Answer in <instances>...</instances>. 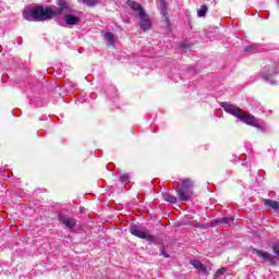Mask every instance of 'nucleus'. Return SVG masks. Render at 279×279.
<instances>
[{"label":"nucleus","instance_id":"7ed1b4c3","mask_svg":"<svg viewBox=\"0 0 279 279\" xmlns=\"http://www.w3.org/2000/svg\"><path fill=\"white\" fill-rule=\"evenodd\" d=\"M33 10L35 12V23L51 21L53 19V8L51 7L34 5Z\"/></svg>","mask_w":279,"mask_h":279},{"label":"nucleus","instance_id":"20e7f679","mask_svg":"<svg viewBox=\"0 0 279 279\" xmlns=\"http://www.w3.org/2000/svg\"><path fill=\"white\" fill-rule=\"evenodd\" d=\"M58 220L60 221V223H62V226H65V228H68V230L70 231L74 230L75 226H77V219L70 218L64 214L59 213Z\"/></svg>","mask_w":279,"mask_h":279},{"label":"nucleus","instance_id":"a878e982","mask_svg":"<svg viewBox=\"0 0 279 279\" xmlns=\"http://www.w3.org/2000/svg\"><path fill=\"white\" fill-rule=\"evenodd\" d=\"M226 271H227L226 267L219 268V269L216 271L217 278H219V276H223V274H226Z\"/></svg>","mask_w":279,"mask_h":279},{"label":"nucleus","instance_id":"393cba45","mask_svg":"<svg viewBox=\"0 0 279 279\" xmlns=\"http://www.w3.org/2000/svg\"><path fill=\"white\" fill-rule=\"evenodd\" d=\"M272 252L279 258V242H276V243L272 244Z\"/></svg>","mask_w":279,"mask_h":279},{"label":"nucleus","instance_id":"4468645a","mask_svg":"<svg viewBox=\"0 0 279 279\" xmlns=\"http://www.w3.org/2000/svg\"><path fill=\"white\" fill-rule=\"evenodd\" d=\"M190 265H192V267H194L195 269H197L202 274H206V271H207L206 266L197 259H191Z\"/></svg>","mask_w":279,"mask_h":279},{"label":"nucleus","instance_id":"9d476101","mask_svg":"<svg viewBox=\"0 0 279 279\" xmlns=\"http://www.w3.org/2000/svg\"><path fill=\"white\" fill-rule=\"evenodd\" d=\"M63 21L66 25H80V23H82V19L73 14H65Z\"/></svg>","mask_w":279,"mask_h":279},{"label":"nucleus","instance_id":"412c9836","mask_svg":"<svg viewBox=\"0 0 279 279\" xmlns=\"http://www.w3.org/2000/svg\"><path fill=\"white\" fill-rule=\"evenodd\" d=\"M81 1L85 5H88V8H95V5H97L99 3V1H97V0H81Z\"/></svg>","mask_w":279,"mask_h":279},{"label":"nucleus","instance_id":"2eb2a0df","mask_svg":"<svg viewBox=\"0 0 279 279\" xmlns=\"http://www.w3.org/2000/svg\"><path fill=\"white\" fill-rule=\"evenodd\" d=\"M104 38H105V40L107 43V47H112V45H114V43L117 40L114 38V34H112L110 32L105 33Z\"/></svg>","mask_w":279,"mask_h":279},{"label":"nucleus","instance_id":"aec40b11","mask_svg":"<svg viewBox=\"0 0 279 279\" xmlns=\"http://www.w3.org/2000/svg\"><path fill=\"white\" fill-rule=\"evenodd\" d=\"M208 13V5L202 4L201 8L197 10V16L198 19H204L206 14Z\"/></svg>","mask_w":279,"mask_h":279},{"label":"nucleus","instance_id":"6ab92c4d","mask_svg":"<svg viewBox=\"0 0 279 279\" xmlns=\"http://www.w3.org/2000/svg\"><path fill=\"white\" fill-rule=\"evenodd\" d=\"M168 8H169V2H167V0H160L161 14L166 19V21L168 20V17H167Z\"/></svg>","mask_w":279,"mask_h":279},{"label":"nucleus","instance_id":"dca6fc26","mask_svg":"<svg viewBox=\"0 0 279 279\" xmlns=\"http://www.w3.org/2000/svg\"><path fill=\"white\" fill-rule=\"evenodd\" d=\"M31 106H35V108H43L45 106V100L40 97H33L29 99Z\"/></svg>","mask_w":279,"mask_h":279},{"label":"nucleus","instance_id":"f257e3e1","mask_svg":"<svg viewBox=\"0 0 279 279\" xmlns=\"http://www.w3.org/2000/svg\"><path fill=\"white\" fill-rule=\"evenodd\" d=\"M220 106L221 108H223L225 112H228V114H232V117H235L236 119L242 121V123H245L246 125H251L252 128H258L259 130H263V125L258 123V120L256 119V117L250 113L245 114V112H243L241 108L226 101L221 102Z\"/></svg>","mask_w":279,"mask_h":279},{"label":"nucleus","instance_id":"ddd939ff","mask_svg":"<svg viewBox=\"0 0 279 279\" xmlns=\"http://www.w3.org/2000/svg\"><path fill=\"white\" fill-rule=\"evenodd\" d=\"M129 232L133 235V236H137V239H145L146 234L145 231L138 230L136 229V226H131L129 228Z\"/></svg>","mask_w":279,"mask_h":279},{"label":"nucleus","instance_id":"b1692460","mask_svg":"<svg viewBox=\"0 0 279 279\" xmlns=\"http://www.w3.org/2000/svg\"><path fill=\"white\" fill-rule=\"evenodd\" d=\"M195 228H198L201 230H208V228H213V226L209 223H196Z\"/></svg>","mask_w":279,"mask_h":279},{"label":"nucleus","instance_id":"4be33fe9","mask_svg":"<svg viewBox=\"0 0 279 279\" xmlns=\"http://www.w3.org/2000/svg\"><path fill=\"white\" fill-rule=\"evenodd\" d=\"M130 179H131L130 173L120 174V182L122 184H128V182H130Z\"/></svg>","mask_w":279,"mask_h":279},{"label":"nucleus","instance_id":"bb28decb","mask_svg":"<svg viewBox=\"0 0 279 279\" xmlns=\"http://www.w3.org/2000/svg\"><path fill=\"white\" fill-rule=\"evenodd\" d=\"M256 49V45H251L244 48V53H248V51H254Z\"/></svg>","mask_w":279,"mask_h":279},{"label":"nucleus","instance_id":"f8f14e48","mask_svg":"<svg viewBox=\"0 0 279 279\" xmlns=\"http://www.w3.org/2000/svg\"><path fill=\"white\" fill-rule=\"evenodd\" d=\"M23 16H24L25 21L35 22L34 7H28V8L24 9Z\"/></svg>","mask_w":279,"mask_h":279},{"label":"nucleus","instance_id":"9b49d317","mask_svg":"<svg viewBox=\"0 0 279 279\" xmlns=\"http://www.w3.org/2000/svg\"><path fill=\"white\" fill-rule=\"evenodd\" d=\"M126 5L133 10V12H137L138 16L141 15V12H145V9H143V5L141 3L134 1V0H128Z\"/></svg>","mask_w":279,"mask_h":279},{"label":"nucleus","instance_id":"0eeeda50","mask_svg":"<svg viewBox=\"0 0 279 279\" xmlns=\"http://www.w3.org/2000/svg\"><path fill=\"white\" fill-rule=\"evenodd\" d=\"M274 75H278V71H276V68L269 69L266 72L262 73V78L265 82H268V84H270L271 86H276L278 84V82H276L274 80Z\"/></svg>","mask_w":279,"mask_h":279},{"label":"nucleus","instance_id":"cd10ccee","mask_svg":"<svg viewBox=\"0 0 279 279\" xmlns=\"http://www.w3.org/2000/svg\"><path fill=\"white\" fill-rule=\"evenodd\" d=\"M160 254H161V256H163L165 258H169V255L167 254L166 251H163V248L160 250Z\"/></svg>","mask_w":279,"mask_h":279},{"label":"nucleus","instance_id":"423d86ee","mask_svg":"<svg viewBox=\"0 0 279 279\" xmlns=\"http://www.w3.org/2000/svg\"><path fill=\"white\" fill-rule=\"evenodd\" d=\"M140 27L143 29V32H147L151 29V20H149V16L145 11H141L140 15Z\"/></svg>","mask_w":279,"mask_h":279},{"label":"nucleus","instance_id":"1a4fd4ad","mask_svg":"<svg viewBox=\"0 0 279 279\" xmlns=\"http://www.w3.org/2000/svg\"><path fill=\"white\" fill-rule=\"evenodd\" d=\"M234 225V217H223L211 221V228L215 226H232Z\"/></svg>","mask_w":279,"mask_h":279},{"label":"nucleus","instance_id":"6e6552de","mask_svg":"<svg viewBox=\"0 0 279 279\" xmlns=\"http://www.w3.org/2000/svg\"><path fill=\"white\" fill-rule=\"evenodd\" d=\"M58 5L59 7H54L52 9V19L54 16H60V14L64 12V10H69V2H66L65 0H59Z\"/></svg>","mask_w":279,"mask_h":279},{"label":"nucleus","instance_id":"39448f33","mask_svg":"<svg viewBox=\"0 0 279 279\" xmlns=\"http://www.w3.org/2000/svg\"><path fill=\"white\" fill-rule=\"evenodd\" d=\"M256 256L268 263L269 265H278V257L276 255H271V253L264 251H255Z\"/></svg>","mask_w":279,"mask_h":279},{"label":"nucleus","instance_id":"f3484780","mask_svg":"<svg viewBox=\"0 0 279 279\" xmlns=\"http://www.w3.org/2000/svg\"><path fill=\"white\" fill-rule=\"evenodd\" d=\"M264 205L268 206V208H272V210H279V203L274 199L265 198Z\"/></svg>","mask_w":279,"mask_h":279},{"label":"nucleus","instance_id":"5701e85b","mask_svg":"<svg viewBox=\"0 0 279 279\" xmlns=\"http://www.w3.org/2000/svg\"><path fill=\"white\" fill-rule=\"evenodd\" d=\"M148 243H154L155 245H158V238L151 234H146V238H144Z\"/></svg>","mask_w":279,"mask_h":279},{"label":"nucleus","instance_id":"c85d7f7f","mask_svg":"<svg viewBox=\"0 0 279 279\" xmlns=\"http://www.w3.org/2000/svg\"><path fill=\"white\" fill-rule=\"evenodd\" d=\"M125 23H130V20H125Z\"/></svg>","mask_w":279,"mask_h":279},{"label":"nucleus","instance_id":"a211bd4d","mask_svg":"<svg viewBox=\"0 0 279 279\" xmlns=\"http://www.w3.org/2000/svg\"><path fill=\"white\" fill-rule=\"evenodd\" d=\"M162 197L165 202H168L169 204H178V197H175L174 195H171L168 192L162 193Z\"/></svg>","mask_w":279,"mask_h":279},{"label":"nucleus","instance_id":"f03ea898","mask_svg":"<svg viewBox=\"0 0 279 279\" xmlns=\"http://www.w3.org/2000/svg\"><path fill=\"white\" fill-rule=\"evenodd\" d=\"M193 181L184 179L181 181V186L175 189V193L180 202H189L193 197Z\"/></svg>","mask_w":279,"mask_h":279}]
</instances>
